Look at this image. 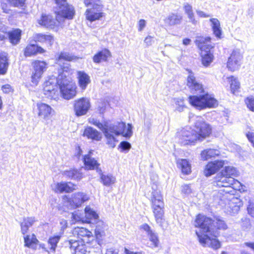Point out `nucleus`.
Returning <instances> with one entry per match:
<instances>
[{"mask_svg": "<svg viewBox=\"0 0 254 254\" xmlns=\"http://www.w3.org/2000/svg\"><path fill=\"white\" fill-rule=\"evenodd\" d=\"M149 241L151 242L150 247L157 248L158 247L159 241L157 234L154 232L148 236Z\"/></svg>", "mask_w": 254, "mask_h": 254, "instance_id": "obj_48", "label": "nucleus"}, {"mask_svg": "<svg viewBox=\"0 0 254 254\" xmlns=\"http://www.w3.org/2000/svg\"><path fill=\"white\" fill-rule=\"evenodd\" d=\"M213 60V55L210 52V50L204 51L201 54L202 64L205 67L210 65Z\"/></svg>", "mask_w": 254, "mask_h": 254, "instance_id": "obj_39", "label": "nucleus"}, {"mask_svg": "<svg viewBox=\"0 0 254 254\" xmlns=\"http://www.w3.org/2000/svg\"><path fill=\"white\" fill-rule=\"evenodd\" d=\"M248 214L252 217L254 218V208H252L251 207L250 209H248Z\"/></svg>", "mask_w": 254, "mask_h": 254, "instance_id": "obj_64", "label": "nucleus"}, {"mask_svg": "<svg viewBox=\"0 0 254 254\" xmlns=\"http://www.w3.org/2000/svg\"><path fill=\"white\" fill-rule=\"evenodd\" d=\"M76 59V57L72 55L67 53V52H61L60 55L59 56L58 59H57V62L59 64H60L61 66V69L63 71L62 68L64 66L67 65V64H68V67L69 68V74L72 72H71V69L69 67V64L68 63H63L64 61H71ZM61 72L59 71V73Z\"/></svg>", "mask_w": 254, "mask_h": 254, "instance_id": "obj_23", "label": "nucleus"}, {"mask_svg": "<svg viewBox=\"0 0 254 254\" xmlns=\"http://www.w3.org/2000/svg\"><path fill=\"white\" fill-rule=\"evenodd\" d=\"M90 107V100L87 98L82 97L73 101V111L78 117L86 115Z\"/></svg>", "mask_w": 254, "mask_h": 254, "instance_id": "obj_11", "label": "nucleus"}, {"mask_svg": "<svg viewBox=\"0 0 254 254\" xmlns=\"http://www.w3.org/2000/svg\"><path fill=\"white\" fill-rule=\"evenodd\" d=\"M240 225L243 230L246 231L250 230L252 228L250 219L247 217H243L241 219Z\"/></svg>", "mask_w": 254, "mask_h": 254, "instance_id": "obj_47", "label": "nucleus"}, {"mask_svg": "<svg viewBox=\"0 0 254 254\" xmlns=\"http://www.w3.org/2000/svg\"><path fill=\"white\" fill-rule=\"evenodd\" d=\"M62 69L63 72H60L58 75L59 86L63 98L69 100L75 96L76 87L75 85L69 83L70 78H67L69 75L68 64L64 66Z\"/></svg>", "mask_w": 254, "mask_h": 254, "instance_id": "obj_3", "label": "nucleus"}, {"mask_svg": "<svg viewBox=\"0 0 254 254\" xmlns=\"http://www.w3.org/2000/svg\"><path fill=\"white\" fill-rule=\"evenodd\" d=\"M88 196L83 192H78L72 194L69 199L70 204L73 207H78L88 199Z\"/></svg>", "mask_w": 254, "mask_h": 254, "instance_id": "obj_20", "label": "nucleus"}, {"mask_svg": "<svg viewBox=\"0 0 254 254\" xmlns=\"http://www.w3.org/2000/svg\"><path fill=\"white\" fill-rule=\"evenodd\" d=\"M211 38L209 37L198 36L195 41V43L197 47L202 51H209L213 47L211 44Z\"/></svg>", "mask_w": 254, "mask_h": 254, "instance_id": "obj_22", "label": "nucleus"}, {"mask_svg": "<svg viewBox=\"0 0 254 254\" xmlns=\"http://www.w3.org/2000/svg\"><path fill=\"white\" fill-rule=\"evenodd\" d=\"M182 17L180 15L177 14L172 13L168 16L165 19V23L170 25L174 26L180 24L182 21Z\"/></svg>", "mask_w": 254, "mask_h": 254, "instance_id": "obj_34", "label": "nucleus"}, {"mask_svg": "<svg viewBox=\"0 0 254 254\" xmlns=\"http://www.w3.org/2000/svg\"><path fill=\"white\" fill-rule=\"evenodd\" d=\"M178 165L181 167L183 174L188 175L191 172L190 164L187 159L178 160Z\"/></svg>", "mask_w": 254, "mask_h": 254, "instance_id": "obj_38", "label": "nucleus"}, {"mask_svg": "<svg viewBox=\"0 0 254 254\" xmlns=\"http://www.w3.org/2000/svg\"><path fill=\"white\" fill-rule=\"evenodd\" d=\"M242 55L239 50H234L228 59L227 67L231 71L238 69L241 64Z\"/></svg>", "mask_w": 254, "mask_h": 254, "instance_id": "obj_14", "label": "nucleus"}, {"mask_svg": "<svg viewBox=\"0 0 254 254\" xmlns=\"http://www.w3.org/2000/svg\"><path fill=\"white\" fill-rule=\"evenodd\" d=\"M152 40L153 37L151 36H148L145 38L144 43L147 46H151L152 44Z\"/></svg>", "mask_w": 254, "mask_h": 254, "instance_id": "obj_59", "label": "nucleus"}, {"mask_svg": "<svg viewBox=\"0 0 254 254\" xmlns=\"http://www.w3.org/2000/svg\"><path fill=\"white\" fill-rule=\"evenodd\" d=\"M224 165L225 161L222 160L210 162L205 166L204 174L206 177L210 176L218 171Z\"/></svg>", "mask_w": 254, "mask_h": 254, "instance_id": "obj_16", "label": "nucleus"}, {"mask_svg": "<svg viewBox=\"0 0 254 254\" xmlns=\"http://www.w3.org/2000/svg\"><path fill=\"white\" fill-rule=\"evenodd\" d=\"M221 174L228 177H237L238 175V172L235 168L232 166L225 167L224 170L221 172Z\"/></svg>", "mask_w": 254, "mask_h": 254, "instance_id": "obj_43", "label": "nucleus"}, {"mask_svg": "<svg viewBox=\"0 0 254 254\" xmlns=\"http://www.w3.org/2000/svg\"><path fill=\"white\" fill-rule=\"evenodd\" d=\"M119 148L121 149V152L127 153L130 149L131 144L126 141H122L119 146Z\"/></svg>", "mask_w": 254, "mask_h": 254, "instance_id": "obj_49", "label": "nucleus"}, {"mask_svg": "<svg viewBox=\"0 0 254 254\" xmlns=\"http://www.w3.org/2000/svg\"><path fill=\"white\" fill-rule=\"evenodd\" d=\"M39 23L48 28L54 29L58 26L59 22L57 17L55 19L50 15L43 14L41 19L39 20Z\"/></svg>", "mask_w": 254, "mask_h": 254, "instance_id": "obj_21", "label": "nucleus"}, {"mask_svg": "<svg viewBox=\"0 0 254 254\" xmlns=\"http://www.w3.org/2000/svg\"><path fill=\"white\" fill-rule=\"evenodd\" d=\"M194 226L200 228L199 231H195V234L203 246L214 249L220 247V243L216 238L219 235V230L227 229V225L224 220L218 217L212 220L199 214L196 216Z\"/></svg>", "mask_w": 254, "mask_h": 254, "instance_id": "obj_1", "label": "nucleus"}, {"mask_svg": "<svg viewBox=\"0 0 254 254\" xmlns=\"http://www.w3.org/2000/svg\"><path fill=\"white\" fill-rule=\"evenodd\" d=\"M182 191L185 194H190L191 192V190L189 185H185L182 186Z\"/></svg>", "mask_w": 254, "mask_h": 254, "instance_id": "obj_56", "label": "nucleus"}, {"mask_svg": "<svg viewBox=\"0 0 254 254\" xmlns=\"http://www.w3.org/2000/svg\"><path fill=\"white\" fill-rule=\"evenodd\" d=\"M9 63L5 53L0 54V74L4 75L7 71Z\"/></svg>", "mask_w": 254, "mask_h": 254, "instance_id": "obj_35", "label": "nucleus"}, {"mask_svg": "<svg viewBox=\"0 0 254 254\" xmlns=\"http://www.w3.org/2000/svg\"><path fill=\"white\" fill-rule=\"evenodd\" d=\"M179 142L183 145L191 144L197 140V134L189 127H186L177 132Z\"/></svg>", "mask_w": 254, "mask_h": 254, "instance_id": "obj_7", "label": "nucleus"}, {"mask_svg": "<svg viewBox=\"0 0 254 254\" xmlns=\"http://www.w3.org/2000/svg\"><path fill=\"white\" fill-rule=\"evenodd\" d=\"M243 247H247L249 248L252 251H254V242H245L242 245Z\"/></svg>", "mask_w": 254, "mask_h": 254, "instance_id": "obj_58", "label": "nucleus"}, {"mask_svg": "<svg viewBox=\"0 0 254 254\" xmlns=\"http://www.w3.org/2000/svg\"><path fill=\"white\" fill-rule=\"evenodd\" d=\"M24 239L25 246L29 248H33V245L39 242L34 234L31 236L26 235L24 237Z\"/></svg>", "mask_w": 254, "mask_h": 254, "instance_id": "obj_45", "label": "nucleus"}, {"mask_svg": "<svg viewBox=\"0 0 254 254\" xmlns=\"http://www.w3.org/2000/svg\"><path fill=\"white\" fill-rule=\"evenodd\" d=\"M151 201L153 214L156 223L160 226L164 221V202L160 190L156 185L152 187Z\"/></svg>", "mask_w": 254, "mask_h": 254, "instance_id": "obj_4", "label": "nucleus"}, {"mask_svg": "<svg viewBox=\"0 0 254 254\" xmlns=\"http://www.w3.org/2000/svg\"><path fill=\"white\" fill-rule=\"evenodd\" d=\"M90 123L103 131L106 138V143L111 148L116 146V142H118L117 136L122 134L126 137H130L132 135V127L129 124H127V127L126 123L123 122L112 124L107 123L103 124L94 118L90 120Z\"/></svg>", "mask_w": 254, "mask_h": 254, "instance_id": "obj_2", "label": "nucleus"}, {"mask_svg": "<svg viewBox=\"0 0 254 254\" xmlns=\"http://www.w3.org/2000/svg\"><path fill=\"white\" fill-rule=\"evenodd\" d=\"M34 71L31 76V81L37 84L38 80L41 78L44 71L46 69V63L44 61H35L32 63Z\"/></svg>", "mask_w": 254, "mask_h": 254, "instance_id": "obj_13", "label": "nucleus"}, {"mask_svg": "<svg viewBox=\"0 0 254 254\" xmlns=\"http://www.w3.org/2000/svg\"><path fill=\"white\" fill-rule=\"evenodd\" d=\"M64 174L69 179L80 180L82 178V174L76 169H72L64 172Z\"/></svg>", "mask_w": 254, "mask_h": 254, "instance_id": "obj_40", "label": "nucleus"}, {"mask_svg": "<svg viewBox=\"0 0 254 254\" xmlns=\"http://www.w3.org/2000/svg\"><path fill=\"white\" fill-rule=\"evenodd\" d=\"M189 73L187 78V85L191 92L196 94L204 93L202 85L196 80L194 74L191 71H189Z\"/></svg>", "mask_w": 254, "mask_h": 254, "instance_id": "obj_15", "label": "nucleus"}, {"mask_svg": "<svg viewBox=\"0 0 254 254\" xmlns=\"http://www.w3.org/2000/svg\"><path fill=\"white\" fill-rule=\"evenodd\" d=\"M76 185L70 182H61L57 183L55 191L59 192H70L75 190Z\"/></svg>", "mask_w": 254, "mask_h": 254, "instance_id": "obj_28", "label": "nucleus"}, {"mask_svg": "<svg viewBox=\"0 0 254 254\" xmlns=\"http://www.w3.org/2000/svg\"><path fill=\"white\" fill-rule=\"evenodd\" d=\"M83 135L89 139L99 141L101 139V133L92 127H88L84 129Z\"/></svg>", "mask_w": 254, "mask_h": 254, "instance_id": "obj_31", "label": "nucleus"}, {"mask_svg": "<svg viewBox=\"0 0 254 254\" xmlns=\"http://www.w3.org/2000/svg\"><path fill=\"white\" fill-rule=\"evenodd\" d=\"M220 152L219 150L215 149H206L201 153V157L204 160H207L211 158L218 156L220 155Z\"/></svg>", "mask_w": 254, "mask_h": 254, "instance_id": "obj_33", "label": "nucleus"}, {"mask_svg": "<svg viewBox=\"0 0 254 254\" xmlns=\"http://www.w3.org/2000/svg\"><path fill=\"white\" fill-rule=\"evenodd\" d=\"M228 78V81L230 84L231 90L232 93L234 94L238 91L240 88V84L237 78L232 76Z\"/></svg>", "mask_w": 254, "mask_h": 254, "instance_id": "obj_42", "label": "nucleus"}, {"mask_svg": "<svg viewBox=\"0 0 254 254\" xmlns=\"http://www.w3.org/2000/svg\"><path fill=\"white\" fill-rule=\"evenodd\" d=\"M93 150L89 151L88 153L84 156L83 162L85 168L88 170L96 169L97 172L100 173L102 172L101 169L99 168L100 164L93 157Z\"/></svg>", "mask_w": 254, "mask_h": 254, "instance_id": "obj_18", "label": "nucleus"}, {"mask_svg": "<svg viewBox=\"0 0 254 254\" xmlns=\"http://www.w3.org/2000/svg\"><path fill=\"white\" fill-rule=\"evenodd\" d=\"M10 5L14 7H22L24 4L25 0H7Z\"/></svg>", "mask_w": 254, "mask_h": 254, "instance_id": "obj_51", "label": "nucleus"}, {"mask_svg": "<svg viewBox=\"0 0 254 254\" xmlns=\"http://www.w3.org/2000/svg\"><path fill=\"white\" fill-rule=\"evenodd\" d=\"M81 239L82 241L70 239L64 242V246L70 250L72 254H86L85 245L84 244L85 240Z\"/></svg>", "mask_w": 254, "mask_h": 254, "instance_id": "obj_12", "label": "nucleus"}, {"mask_svg": "<svg viewBox=\"0 0 254 254\" xmlns=\"http://www.w3.org/2000/svg\"><path fill=\"white\" fill-rule=\"evenodd\" d=\"M38 116L44 120H48L51 115L53 111L52 108L49 105L38 102L36 105Z\"/></svg>", "mask_w": 254, "mask_h": 254, "instance_id": "obj_19", "label": "nucleus"}, {"mask_svg": "<svg viewBox=\"0 0 254 254\" xmlns=\"http://www.w3.org/2000/svg\"><path fill=\"white\" fill-rule=\"evenodd\" d=\"M235 180L232 177H228L223 175L220 173V176H218L216 181V185L219 187H230L233 185Z\"/></svg>", "mask_w": 254, "mask_h": 254, "instance_id": "obj_25", "label": "nucleus"}, {"mask_svg": "<svg viewBox=\"0 0 254 254\" xmlns=\"http://www.w3.org/2000/svg\"><path fill=\"white\" fill-rule=\"evenodd\" d=\"M58 76L51 77L46 81L43 84V93L46 97L56 99L59 95V81Z\"/></svg>", "mask_w": 254, "mask_h": 254, "instance_id": "obj_8", "label": "nucleus"}, {"mask_svg": "<svg viewBox=\"0 0 254 254\" xmlns=\"http://www.w3.org/2000/svg\"><path fill=\"white\" fill-rule=\"evenodd\" d=\"M60 239L61 236L59 235L54 236L49 238L48 243V244L51 246L50 250L52 252H55L56 248L57 247V244L59 243Z\"/></svg>", "mask_w": 254, "mask_h": 254, "instance_id": "obj_46", "label": "nucleus"}, {"mask_svg": "<svg viewBox=\"0 0 254 254\" xmlns=\"http://www.w3.org/2000/svg\"><path fill=\"white\" fill-rule=\"evenodd\" d=\"M84 3L88 7L85 12L86 18L88 20L92 22L103 16V5L100 0H84Z\"/></svg>", "mask_w": 254, "mask_h": 254, "instance_id": "obj_6", "label": "nucleus"}, {"mask_svg": "<svg viewBox=\"0 0 254 254\" xmlns=\"http://www.w3.org/2000/svg\"><path fill=\"white\" fill-rule=\"evenodd\" d=\"M194 130L197 136L198 140L202 141L211 133V128L201 117H196Z\"/></svg>", "mask_w": 254, "mask_h": 254, "instance_id": "obj_10", "label": "nucleus"}, {"mask_svg": "<svg viewBox=\"0 0 254 254\" xmlns=\"http://www.w3.org/2000/svg\"><path fill=\"white\" fill-rule=\"evenodd\" d=\"M184 8L185 12L188 15L190 22H191L193 24H196L197 21L194 18L192 6L188 3H186L184 5Z\"/></svg>", "mask_w": 254, "mask_h": 254, "instance_id": "obj_41", "label": "nucleus"}, {"mask_svg": "<svg viewBox=\"0 0 254 254\" xmlns=\"http://www.w3.org/2000/svg\"><path fill=\"white\" fill-rule=\"evenodd\" d=\"M72 234L74 236H77L78 238L84 237L89 238L92 235V233L87 229L82 227L75 228L73 230Z\"/></svg>", "mask_w": 254, "mask_h": 254, "instance_id": "obj_36", "label": "nucleus"}, {"mask_svg": "<svg viewBox=\"0 0 254 254\" xmlns=\"http://www.w3.org/2000/svg\"><path fill=\"white\" fill-rule=\"evenodd\" d=\"M146 21L144 19H140L138 22V30L141 31L146 26Z\"/></svg>", "mask_w": 254, "mask_h": 254, "instance_id": "obj_55", "label": "nucleus"}, {"mask_svg": "<svg viewBox=\"0 0 254 254\" xmlns=\"http://www.w3.org/2000/svg\"><path fill=\"white\" fill-rule=\"evenodd\" d=\"M141 229L144 231L148 236L153 232V231L151 229L150 227L146 223L143 224L141 226Z\"/></svg>", "mask_w": 254, "mask_h": 254, "instance_id": "obj_53", "label": "nucleus"}, {"mask_svg": "<svg viewBox=\"0 0 254 254\" xmlns=\"http://www.w3.org/2000/svg\"><path fill=\"white\" fill-rule=\"evenodd\" d=\"M176 104L177 105H178L176 109L180 112L183 111L184 108H186V106H184L183 101L181 100H177V101L176 102Z\"/></svg>", "mask_w": 254, "mask_h": 254, "instance_id": "obj_52", "label": "nucleus"}, {"mask_svg": "<svg viewBox=\"0 0 254 254\" xmlns=\"http://www.w3.org/2000/svg\"><path fill=\"white\" fill-rule=\"evenodd\" d=\"M125 253H126V254H144V253H142V252H131V251H130L129 250H127V249H125Z\"/></svg>", "mask_w": 254, "mask_h": 254, "instance_id": "obj_63", "label": "nucleus"}, {"mask_svg": "<svg viewBox=\"0 0 254 254\" xmlns=\"http://www.w3.org/2000/svg\"><path fill=\"white\" fill-rule=\"evenodd\" d=\"M100 174V178L104 185L109 186L115 182L116 179L111 175H105L102 173Z\"/></svg>", "mask_w": 254, "mask_h": 254, "instance_id": "obj_44", "label": "nucleus"}, {"mask_svg": "<svg viewBox=\"0 0 254 254\" xmlns=\"http://www.w3.org/2000/svg\"><path fill=\"white\" fill-rule=\"evenodd\" d=\"M45 50L41 47L35 44H30L26 46L24 50V55L26 57H30L36 55L37 53H43Z\"/></svg>", "mask_w": 254, "mask_h": 254, "instance_id": "obj_30", "label": "nucleus"}, {"mask_svg": "<svg viewBox=\"0 0 254 254\" xmlns=\"http://www.w3.org/2000/svg\"><path fill=\"white\" fill-rule=\"evenodd\" d=\"M8 37L10 43L13 45H17L21 39V30L19 29H15L9 31L6 35L0 33V42Z\"/></svg>", "mask_w": 254, "mask_h": 254, "instance_id": "obj_17", "label": "nucleus"}, {"mask_svg": "<svg viewBox=\"0 0 254 254\" xmlns=\"http://www.w3.org/2000/svg\"><path fill=\"white\" fill-rule=\"evenodd\" d=\"M33 39L36 42L45 43L49 46H51L54 41L53 36L46 35L42 33H36L33 35Z\"/></svg>", "mask_w": 254, "mask_h": 254, "instance_id": "obj_26", "label": "nucleus"}, {"mask_svg": "<svg viewBox=\"0 0 254 254\" xmlns=\"http://www.w3.org/2000/svg\"><path fill=\"white\" fill-rule=\"evenodd\" d=\"M37 221L34 217H24L22 221L20 223L21 231L22 234H26L29 228L32 226L34 223Z\"/></svg>", "mask_w": 254, "mask_h": 254, "instance_id": "obj_29", "label": "nucleus"}, {"mask_svg": "<svg viewBox=\"0 0 254 254\" xmlns=\"http://www.w3.org/2000/svg\"><path fill=\"white\" fill-rule=\"evenodd\" d=\"M245 103L250 110L254 112V96H251L245 100Z\"/></svg>", "mask_w": 254, "mask_h": 254, "instance_id": "obj_50", "label": "nucleus"}, {"mask_svg": "<svg viewBox=\"0 0 254 254\" xmlns=\"http://www.w3.org/2000/svg\"><path fill=\"white\" fill-rule=\"evenodd\" d=\"M211 23V27L214 34L217 38H220L222 33L219 21L217 18H211L210 19Z\"/></svg>", "mask_w": 254, "mask_h": 254, "instance_id": "obj_37", "label": "nucleus"}, {"mask_svg": "<svg viewBox=\"0 0 254 254\" xmlns=\"http://www.w3.org/2000/svg\"><path fill=\"white\" fill-rule=\"evenodd\" d=\"M55 13L64 18L72 19L74 15L73 7L67 3L66 0H54Z\"/></svg>", "mask_w": 254, "mask_h": 254, "instance_id": "obj_9", "label": "nucleus"}, {"mask_svg": "<svg viewBox=\"0 0 254 254\" xmlns=\"http://www.w3.org/2000/svg\"><path fill=\"white\" fill-rule=\"evenodd\" d=\"M112 55L110 51L107 49L99 51L93 57V61L95 63L99 64L102 62H106L109 58L111 57Z\"/></svg>", "mask_w": 254, "mask_h": 254, "instance_id": "obj_24", "label": "nucleus"}, {"mask_svg": "<svg viewBox=\"0 0 254 254\" xmlns=\"http://www.w3.org/2000/svg\"><path fill=\"white\" fill-rule=\"evenodd\" d=\"M105 254H118V253L113 248H110L106 250Z\"/></svg>", "mask_w": 254, "mask_h": 254, "instance_id": "obj_62", "label": "nucleus"}, {"mask_svg": "<svg viewBox=\"0 0 254 254\" xmlns=\"http://www.w3.org/2000/svg\"><path fill=\"white\" fill-rule=\"evenodd\" d=\"M2 90L5 93H9L12 91V88L9 84H5L2 86Z\"/></svg>", "mask_w": 254, "mask_h": 254, "instance_id": "obj_57", "label": "nucleus"}, {"mask_svg": "<svg viewBox=\"0 0 254 254\" xmlns=\"http://www.w3.org/2000/svg\"><path fill=\"white\" fill-rule=\"evenodd\" d=\"M248 203L249 204L247 206V209H250L251 207L252 208V209L254 208V198H250L249 200Z\"/></svg>", "mask_w": 254, "mask_h": 254, "instance_id": "obj_61", "label": "nucleus"}, {"mask_svg": "<svg viewBox=\"0 0 254 254\" xmlns=\"http://www.w3.org/2000/svg\"><path fill=\"white\" fill-rule=\"evenodd\" d=\"M95 233L97 238H99L104 235V231L100 227L99 225H98L96 227L95 229Z\"/></svg>", "mask_w": 254, "mask_h": 254, "instance_id": "obj_54", "label": "nucleus"}, {"mask_svg": "<svg viewBox=\"0 0 254 254\" xmlns=\"http://www.w3.org/2000/svg\"><path fill=\"white\" fill-rule=\"evenodd\" d=\"M196 12L197 14L200 17L205 18V17H208L210 16V15L209 14H207L205 13L204 12L201 11V10H197L196 11Z\"/></svg>", "mask_w": 254, "mask_h": 254, "instance_id": "obj_60", "label": "nucleus"}, {"mask_svg": "<svg viewBox=\"0 0 254 254\" xmlns=\"http://www.w3.org/2000/svg\"><path fill=\"white\" fill-rule=\"evenodd\" d=\"M77 78L80 88L82 90H85L91 82L90 76L84 71H79L77 72Z\"/></svg>", "mask_w": 254, "mask_h": 254, "instance_id": "obj_27", "label": "nucleus"}, {"mask_svg": "<svg viewBox=\"0 0 254 254\" xmlns=\"http://www.w3.org/2000/svg\"><path fill=\"white\" fill-rule=\"evenodd\" d=\"M189 102L191 106L199 110L214 108L218 105L217 101L214 97L207 93L199 96H190Z\"/></svg>", "mask_w": 254, "mask_h": 254, "instance_id": "obj_5", "label": "nucleus"}, {"mask_svg": "<svg viewBox=\"0 0 254 254\" xmlns=\"http://www.w3.org/2000/svg\"><path fill=\"white\" fill-rule=\"evenodd\" d=\"M85 216L86 222L91 223L95 222L98 218V215L96 212L92 209L90 207L86 206L85 208Z\"/></svg>", "mask_w": 254, "mask_h": 254, "instance_id": "obj_32", "label": "nucleus"}]
</instances>
